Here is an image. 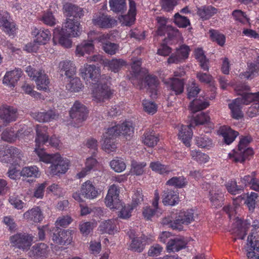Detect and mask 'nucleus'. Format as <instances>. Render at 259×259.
I'll list each match as a JSON object with an SVG mask.
<instances>
[{
  "instance_id": "nucleus-26",
  "label": "nucleus",
  "mask_w": 259,
  "mask_h": 259,
  "mask_svg": "<svg viewBox=\"0 0 259 259\" xmlns=\"http://www.w3.org/2000/svg\"><path fill=\"white\" fill-rule=\"evenodd\" d=\"M95 49L93 40H84L76 46L75 54L80 57L85 53L90 54L94 52Z\"/></svg>"
},
{
  "instance_id": "nucleus-63",
  "label": "nucleus",
  "mask_w": 259,
  "mask_h": 259,
  "mask_svg": "<svg viewBox=\"0 0 259 259\" xmlns=\"http://www.w3.org/2000/svg\"><path fill=\"white\" fill-rule=\"evenodd\" d=\"M102 48L106 53L110 55H113L118 51L119 46L117 44L111 42L109 41L106 44L103 46Z\"/></svg>"
},
{
  "instance_id": "nucleus-5",
  "label": "nucleus",
  "mask_w": 259,
  "mask_h": 259,
  "mask_svg": "<svg viewBox=\"0 0 259 259\" xmlns=\"http://www.w3.org/2000/svg\"><path fill=\"white\" fill-rule=\"evenodd\" d=\"M26 72L28 75L35 81L38 90H47L50 80L44 71L36 70L31 66H28L26 68Z\"/></svg>"
},
{
  "instance_id": "nucleus-18",
  "label": "nucleus",
  "mask_w": 259,
  "mask_h": 259,
  "mask_svg": "<svg viewBox=\"0 0 259 259\" xmlns=\"http://www.w3.org/2000/svg\"><path fill=\"white\" fill-rule=\"evenodd\" d=\"M49 252V246L45 243H40L33 246L28 253L31 257L42 259L47 257Z\"/></svg>"
},
{
  "instance_id": "nucleus-55",
  "label": "nucleus",
  "mask_w": 259,
  "mask_h": 259,
  "mask_svg": "<svg viewBox=\"0 0 259 259\" xmlns=\"http://www.w3.org/2000/svg\"><path fill=\"white\" fill-rule=\"evenodd\" d=\"M192 158L200 163H205L208 161L209 156L199 151L193 150L191 151Z\"/></svg>"
},
{
  "instance_id": "nucleus-48",
  "label": "nucleus",
  "mask_w": 259,
  "mask_h": 259,
  "mask_svg": "<svg viewBox=\"0 0 259 259\" xmlns=\"http://www.w3.org/2000/svg\"><path fill=\"white\" fill-rule=\"evenodd\" d=\"M81 87L82 84L78 77H75L71 79L66 85V89L71 92H79Z\"/></svg>"
},
{
  "instance_id": "nucleus-6",
  "label": "nucleus",
  "mask_w": 259,
  "mask_h": 259,
  "mask_svg": "<svg viewBox=\"0 0 259 259\" xmlns=\"http://www.w3.org/2000/svg\"><path fill=\"white\" fill-rule=\"evenodd\" d=\"M33 237L25 233H16L10 237L12 245L22 250H27L32 244Z\"/></svg>"
},
{
  "instance_id": "nucleus-4",
  "label": "nucleus",
  "mask_w": 259,
  "mask_h": 259,
  "mask_svg": "<svg viewBox=\"0 0 259 259\" xmlns=\"http://www.w3.org/2000/svg\"><path fill=\"white\" fill-rule=\"evenodd\" d=\"M48 128L46 126H37L36 132V137L35 139L36 148L35 151L37 152L39 149H41V145L47 142L53 147H57L59 144V140L56 137H52L49 140V135L47 132Z\"/></svg>"
},
{
  "instance_id": "nucleus-11",
  "label": "nucleus",
  "mask_w": 259,
  "mask_h": 259,
  "mask_svg": "<svg viewBox=\"0 0 259 259\" xmlns=\"http://www.w3.org/2000/svg\"><path fill=\"white\" fill-rule=\"evenodd\" d=\"M194 211L188 209L186 211H181L177 218L171 224L173 229L181 230L183 224L188 225L194 221Z\"/></svg>"
},
{
  "instance_id": "nucleus-16",
  "label": "nucleus",
  "mask_w": 259,
  "mask_h": 259,
  "mask_svg": "<svg viewBox=\"0 0 259 259\" xmlns=\"http://www.w3.org/2000/svg\"><path fill=\"white\" fill-rule=\"evenodd\" d=\"M248 248L247 256L248 259H259V241L251 233L247 238Z\"/></svg>"
},
{
  "instance_id": "nucleus-38",
  "label": "nucleus",
  "mask_w": 259,
  "mask_h": 259,
  "mask_svg": "<svg viewBox=\"0 0 259 259\" xmlns=\"http://www.w3.org/2000/svg\"><path fill=\"white\" fill-rule=\"evenodd\" d=\"M120 135H123L126 139L132 137L134 134L133 124L130 121H125L118 125Z\"/></svg>"
},
{
  "instance_id": "nucleus-34",
  "label": "nucleus",
  "mask_w": 259,
  "mask_h": 259,
  "mask_svg": "<svg viewBox=\"0 0 259 259\" xmlns=\"http://www.w3.org/2000/svg\"><path fill=\"white\" fill-rule=\"evenodd\" d=\"M163 193L162 198L164 205H174L178 202L179 197L174 191L167 189Z\"/></svg>"
},
{
  "instance_id": "nucleus-50",
  "label": "nucleus",
  "mask_w": 259,
  "mask_h": 259,
  "mask_svg": "<svg viewBox=\"0 0 259 259\" xmlns=\"http://www.w3.org/2000/svg\"><path fill=\"white\" fill-rule=\"evenodd\" d=\"M210 200L212 203V206L215 208H218L222 206L223 203V197L221 194L217 193H213L210 192Z\"/></svg>"
},
{
  "instance_id": "nucleus-61",
  "label": "nucleus",
  "mask_w": 259,
  "mask_h": 259,
  "mask_svg": "<svg viewBox=\"0 0 259 259\" xmlns=\"http://www.w3.org/2000/svg\"><path fill=\"white\" fill-rule=\"evenodd\" d=\"M150 167L152 170L155 171L160 174L167 173L170 170L168 167L161 164L159 161L151 162L150 164Z\"/></svg>"
},
{
  "instance_id": "nucleus-42",
  "label": "nucleus",
  "mask_w": 259,
  "mask_h": 259,
  "mask_svg": "<svg viewBox=\"0 0 259 259\" xmlns=\"http://www.w3.org/2000/svg\"><path fill=\"white\" fill-rule=\"evenodd\" d=\"M116 222L115 220H108L102 222L99 226L100 231L102 233L113 234L116 227Z\"/></svg>"
},
{
  "instance_id": "nucleus-58",
  "label": "nucleus",
  "mask_w": 259,
  "mask_h": 259,
  "mask_svg": "<svg viewBox=\"0 0 259 259\" xmlns=\"http://www.w3.org/2000/svg\"><path fill=\"white\" fill-rule=\"evenodd\" d=\"M110 166L115 171L120 172L126 167L125 163L121 159H115L110 162Z\"/></svg>"
},
{
  "instance_id": "nucleus-20",
  "label": "nucleus",
  "mask_w": 259,
  "mask_h": 259,
  "mask_svg": "<svg viewBox=\"0 0 259 259\" xmlns=\"http://www.w3.org/2000/svg\"><path fill=\"white\" fill-rule=\"evenodd\" d=\"M4 153H3V152L1 153L2 161H5V162H11L10 159H6L4 158L5 156H8V155L9 154L11 156V158H16L15 161H17V164H21L20 161L22 160L23 155L20 150L16 147H11L7 149L5 151Z\"/></svg>"
},
{
  "instance_id": "nucleus-59",
  "label": "nucleus",
  "mask_w": 259,
  "mask_h": 259,
  "mask_svg": "<svg viewBox=\"0 0 259 259\" xmlns=\"http://www.w3.org/2000/svg\"><path fill=\"white\" fill-rule=\"evenodd\" d=\"M258 197V194L256 193L251 192L249 195L248 194L245 203L247 205L249 210H253L254 209Z\"/></svg>"
},
{
  "instance_id": "nucleus-7",
  "label": "nucleus",
  "mask_w": 259,
  "mask_h": 259,
  "mask_svg": "<svg viewBox=\"0 0 259 259\" xmlns=\"http://www.w3.org/2000/svg\"><path fill=\"white\" fill-rule=\"evenodd\" d=\"M50 236L55 244L61 245L70 244L73 238L71 231L62 230L59 227L54 228L50 231Z\"/></svg>"
},
{
  "instance_id": "nucleus-25",
  "label": "nucleus",
  "mask_w": 259,
  "mask_h": 259,
  "mask_svg": "<svg viewBox=\"0 0 259 259\" xmlns=\"http://www.w3.org/2000/svg\"><path fill=\"white\" fill-rule=\"evenodd\" d=\"M35 36L34 41L39 45H45L51 38V33L48 29L35 28L32 31Z\"/></svg>"
},
{
  "instance_id": "nucleus-39",
  "label": "nucleus",
  "mask_w": 259,
  "mask_h": 259,
  "mask_svg": "<svg viewBox=\"0 0 259 259\" xmlns=\"http://www.w3.org/2000/svg\"><path fill=\"white\" fill-rule=\"evenodd\" d=\"M128 16L124 17V23L126 26H131L135 21L136 15V4L133 1H130V9Z\"/></svg>"
},
{
  "instance_id": "nucleus-45",
  "label": "nucleus",
  "mask_w": 259,
  "mask_h": 259,
  "mask_svg": "<svg viewBox=\"0 0 259 259\" xmlns=\"http://www.w3.org/2000/svg\"><path fill=\"white\" fill-rule=\"evenodd\" d=\"M125 65V62L121 59H113L106 60L105 66H108L110 69L114 72H118L122 66Z\"/></svg>"
},
{
  "instance_id": "nucleus-62",
  "label": "nucleus",
  "mask_w": 259,
  "mask_h": 259,
  "mask_svg": "<svg viewBox=\"0 0 259 259\" xmlns=\"http://www.w3.org/2000/svg\"><path fill=\"white\" fill-rule=\"evenodd\" d=\"M209 116L204 113H201L198 114L196 117L191 120V123H193L194 126L198 124H203L208 123L210 121Z\"/></svg>"
},
{
  "instance_id": "nucleus-52",
  "label": "nucleus",
  "mask_w": 259,
  "mask_h": 259,
  "mask_svg": "<svg viewBox=\"0 0 259 259\" xmlns=\"http://www.w3.org/2000/svg\"><path fill=\"white\" fill-rule=\"evenodd\" d=\"M16 137L17 134H16L13 127L6 128L2 134V139L9 142L14 141Z\"/></svg>"
},
{
  "instance_id": "nucleus-10",
  "label": "nucleus",
  "mask_w": 259,
  "mask_h": 259,
  "mask_svg": "<svg viewBox=\"0 0 259 259\" xmlns=\"http://www.w3.org/2000/svg\"><path fill=\"white\" fill-rule=\"evenodd\" d=\"M60 30L63 32V34L70 35L73 37L79 36L82 31L78 21L71 18L66 19V22L63 24L62 28Z\"/></svg>"
},
{
  "instance_id": "nucleus-33",
  "label": "nucleus",
  "mask_w": 259,
  "mask_h": 259,
  "mask_svg": "<svg viewBox=\"0 0 259 259\" xmlns=\"http://www.w3.org/2000/svg\"><path fill=\"white\" fill-rule=\"evenodd\" d=\"M219 132L220 134L224 137V141L227 144H231L238 135V133L232 130L227 126H222Z\"/></svg>"
},
{
  "instance_id": "nucleus-27",
  "label": "nucleus",
  "mask_w": 259,
  "mask_h": 259,
  "mask_svg": "<svg viewBox=\"0 0 259 259\" xmlns=\"http://www.w3.org/2000/svg\"><path fill=\"white\" fill-rule=\"evenodd\" d=\"M193 126V123H190L188 125H182L179 132V137L187 147L190 146V141L193 135L191 127Z\"/></svg>"
},
{
  "instance_id": "nucleus-17",
  "label": "nucleus",
  "mask_w": 259,
  "mask_h": 259,
  "mask_svg": "<svg viewBox=\"0 0 259 259\" xmlns=\"http://www.w3.org/2000/svg\"><path fill=\"white\" fill-rule=\"evenodd\" d=\"M190 52L189 47L183 45L179 49H177L176 52L171 55L168 58V63H178L185 60L188 57Z\"/></svg>"
},
{
  "instance_id": "nucleus-37",
  "label": "nucleus",
  "mask_w": 259,
  "mask_h": 259,
  "mask_svg": "<svg viewBox=\"0 0 259 259\" xmlns=\"http://www.w3.org/2000/svg\"><path fill=\"white\" fill-rule=\"evenodd\" d=\"M209 106V103L204 100L199 98L194 99L190 103L189 108L193 113H196L199 111L203 110Z\"/></svg>"
},
{
  "instance_id": "nucleus-41",
  "label": "nucleus",
  "mask_w": 259,
  "mask_h": 259,
  "mask_svg": "<svg viewBox=\"0 0 259 259\" xmlns=\"http://www.w3.org/2000/svg\"><path fill=\"white\" fill-rule=\"evenodd\" d=\"M195 57L199 62L201 68L204 70L208 71L209 60L206 59L202 49L198 48L195 50Z\"/></svg>"
},
{
  "instance_id": "nucleus-29",
  "label": "nucleus",
  "mask_w": 259,
  "mask_h": 259,
  "mask_svg": "<svg viewBox=\"0 0 259 259\" xmlns=\"http://www.w3.org/2000/svg\"><path fill=\"white\" fill-rule=\"evenodd\" d=\"M59 114L53 110L47 111L40 112L34 114L33 117L38 121L41 122H49L58 118Z\"/></svg>"
},
{
  "instance_id": "nucleus-31",
  "label": "nucleus",
  "mask_w": 259,
  "mask_h": 259,
  "mask_svg": "<svg viewBox=\"0 0 259 259\" xmlns=\"http://www.w3.org/2000/svg\"><path fill=\"white\" fill-rule=\"evenodd\" d=\"M9 14L6 13L5 15L0 17V26H2L3 30L9 35H13L16 31V26L14 22L8 21Z\"/></svg>"
},
{
  "instance_id": "nucleus-60",
  "label": "nucleus",
  "mask_w": 259,
  "mask_h": 259,
  "mask_svg": "<svg viewBox=\"0 0 259 259\" xmlns=\"http://www.w3.org/2000/svg\"><path fill=\"white\" fill-rule=\"evenodd\" d=\"M210 36L213 41L216 42L221 46H224L225 42V36L224 34L219 33L218 31L211 30L209 31Z\"/></svg>"
},
{
  "instance_id": "nucleus-3",
  "label": "nucleus",
  "mask_w": 259,
  "mask_h": 259,
  "mask_svg": "<svg viewBox=\"0 0 259 259\" xmlns=\"http://www.w3.org/2000/svg\"><path fill=\"white\" fill-rule=\"evenodd\" d=\"M40 159L46 163H51V169L54 175L64 174L68 169V161L67 159H62L60 154H46L37 153Z\"/></svg>"
},
{
  "instance_id": "nucleus-9",
  "label": "nucleus",
  "mask_w": 259,
  "mask_h": 259,
  "mask_svg": "<svg viewBox=\"0 0 259 259\" xmlns=\"http://www.w3.org/2000/svg\"><path fill=\"white\" fill-rule=\"evenodd\" d=\"M244 104L247 105L252 103L248 109L247 113L250 117L259 115V93H244Z\"/></svg>"
},
{
  "instance_id": "nucleus-54",
  "label": "nucleus",
  "mask_w": 259,
  "mask_h": 259,
  "mask_svg": "<svg viewBox=\"0 0 259 259\" xmlns=\"http://www.w3.org/2000/svg\"><path fill=\"white\" fill-rule=\"evenodd\" d=\"M143 140L144 144L150 147L155 146L159 139L158 138L151 133H146Z\"/></svg>"
},
{
  "instance_id": "nucleus-64",
  "label": "nucleus",
  "mask_w": 259,
  "mask_h": 259,
  "mask_svg": "<svg viewBox=\"0 0 259 259\" xmlns=\"http://www.w3.org/2000/svg\"><path fill=\"white\" fill-rule=\"evenodd\" d=\"M175 23L179 27L185 28L190 25L189 20L185 16L180 15L178 13L174 16Z\"/></svg>"
},
{
  "instance_id": "nucleus-35",
  "label": "nucleus",
  "mask_w": 259,
  "mask_h": 259,
  "mask_svg": "<svg viewBox=\"0 0 259 259\" xmlns=\"http://www.w3.org/2000/svg\"><path fill=\"white\" fill-rule=\"evenodd\" d=\"M23 216L25 219L35 223L40 222L44 218L40 209L38 207L28 210L24 213Z\"/></svg>"
},
{
  "instance_id": "nucleus-49",
  "label": "nucleus",
  "mask_w": 259,
  "mask_h": 259,
  "mask_svg": "<svg viewBox=\"0 0 259 259\" xmlns=\"http://www.w3.org/2000/svg\"><path fill=\"white\" fill-rule=\"evenodd\" d=\"M259 70V66L253 62L247 63V69L244 75L247 78H253Z\"/></svg>"
},
{
  "instance_id": "nucleus-32",
  "label": "nucleus",
  "mask_w": 259,
  "mask_h": 259,
  "mask_svg": "<svg viewBox=\"0 0 259 259\" xmlns=\"http://www.w3.org/2000/svg\"><path fill=\"white\" fill-rule=\"evenodd\" d=\"M59 68L61 71L64 72L65 75L68 78L72 77L76 72V67L73 62L65 60L60 62Z\"/></svg>"
},
{
  "instance_id": "nucleus-2",
  "label": "nucleus",
  "mask_w": 259,
  "mask_h": 259,
  "mask_svg": "<svg viewBox=\"0 0 259 259\" xmlns=\"http://www.w3.org/2000/svg\"><path fill=\"white\" fill-rule=\"evenodd\" d=\"M110 77L105 75L100 76L92 92L93 100L96 102H103L109 99L113 94L107 83Z\"/></svg>"
},
{
  "instance_id": "nucleus-13",
  "label": "nucleus",
  "mask_w": 259,
  "mask_h": 259,
  "mask_svg": "<svg viewBox=\"0 0 259 259\" xmlns=\"http://www.w3.org/2000/svg\"><path fill=\"white\" fill-rule=\"evenodd\" d=\"M100 68L94 65L85 64L80 69V74L84 80H92V83L96 84L100 74Z\"/></svg>"
},
{
  "instance_id": "nucleus-47",
  "label": "nucleus",
  "mask_w": 259,
  "mask_h": 259,
  "mask_svg": "<svg viewBox=\"0 0 259 259\" xmlns=\"http://www.w3.org/2000/svg\"><path fill=\"white\" fill-rule=\"evenodd\" d=\"M187 184V181L183 177H173L166 182V185L181 188Z\"/></svg>"
},
{
  "instance_id": "nucleus-57",
  "label": "nucleus",
  "mask_w": 259,
  "mask_h": 259,
  "mask_svg": "<svg viewBox=\"0 0 259 259\" xmlns=\"http://www.w3.org/2000/svg\"><path fill=\"white\" fill-rule=\"evenodd\" d=\"M145 82L150 89V92H151L152 94H154V95H156V88L158 85L156 77L151 75H147L145 78Z\"/></svg>"
},
{
  "instance_id": "nucleus-46",
  "label": "nucleus",
  "mask_w": 259,
  "mask_h": 259,
  "mask_svg": "<svg viewBox=\"0 0 259 259\" xmlns=\"http://www.w3.org/2000/svg\"><path fill=\"white\" fill-rule=\"evenodd\" d=\"M38 175V169L36 166L25 167L21 171V175L23 177L35 178Z\"/></svg>"
},
{
  "instance_id": "nucleus-44",
  "label": "nucleus",
  "mask_w": 259,
  "mask_h": 259,
  "mask_svg": "<svg viewBox=\"0 0 259 259\" xmlns=\"http://www.w3.org/2000/svg\"><path fill=\"white\" fill-rule=\"evenodd\" d=\"M217 9L212 6H207L199 9L197 14L203 20H207L217 13Z\"/></svg>"
},
{
  "instance_id": "nucleus-43",
  "label": "nucleus",
  "mask_w": 259,
  "mask_h": 259,
  "mask_svg": "<svg viewBox=\"0 0 259 259\" xmlns=\"http://www.w3.org/2000/svg\"><path fill=\"white\" fill-rule=\"evenodd\" d=\"M132 239V242L131 244V249L138 252H142L146 245V240L142 237H136L132 238V236H130Z\"/></svg>"
},
{
  "instance_id": "nucleus-28",
  "label": "nucleus",
  "mask_w": 259,
  "mask_h": 259,
  "mask_svg": "<svg viewBox=\"0 0 259 259\" xmlns=\"http://www.w3.org/2000/svg\"><path fill=\"white\" fill-rule=\"evenodd\" d=\"M72 36L70 35L63 34V32L60 31L59 28H56L54 30L53 40L56 43V39H58L59 44L65 48H70L72 46V41L68 38Z\"/></svg>"
},
{
  "instance_id": "nucleus-23",
  "label": "nucleus",
  "mask_w": 259,
  "mask_h": 259,
  "mask_svg": "<svg viewBox=\"0 0 259 259\" xmlns=\"http://www.w3.org/2000/svg\"><path fill=\"white\" fill-rule=\"evenodd\" d=\"M63 9L66 13L67 18H75L77 20L78 18H80L83 15L82 8L71 3L65 4Z\"/></svg>"
},
{
  "instance_id": "nucleus-19",
  "label": "nucleus",
  "mask_w": 259,
  "mask_h": 259,
  "mask_svg": "<svg viewBox=\"0 0 259 259\" xmlns=\"http://www.w3.org/2000/svg\"><path fill=\"white\" fill-rule=\"evenodd\" d=\"M244 93H239L241 97L236 99L232 103L229 104V108L231 110L232 117L236 119H239L243 117V113L241 110V104H243Z\"/></svg>"
},
{
  "instance_id": "nucleus-51",
  "label": "nucleus",
  "mask_w": 259,
  "mask_h": 259,
  "mask_svg": "<svg viewBox=\"0 0 259 259\" xmlns=\"http://www.w3.org/2000/svg\"><path fill=\"white\" fill-rule=\"evenodd\" d=\"M96 162L97 160L94 158L89 157L87 158L85 167L77 174L78 178H81L84 177L87 175V173L93 168V166L96 164Z\"/></svg>"
},
{
  "instance_id": "nucleus-12",
  "label": "nucleus",
  "mask_w": 259,
  "mask_h": 259,
  "mask_svg": "<svg viewBox=\"0 0 259 259\" xmlns=\"http://www.w3.org/2000/svg\"><path fill=\"white\" fill-rule=\"evenodd\" d=\"M87 110L85 107L78 101H76L70 111V116L75 123H82L87 117Z\"/></svg>"
},
{
  "instance_id": "nucleus-15",
  "label": "nucleus",
  "mask_w": 259,
  "mask_h": 259,
  "mask_svg": "<svg viewBox=\"0 0 259 259\" xmlns=\"http://www.w3.org/2000/svg\"><path fill=\"white\" fill-rule=\"evenodd\" d=\"M18 117L17 109L12 106L3 105L0 107V119L7 124L15 121Z\"/></svg>"
},
{
  "instance_id": "nucleus-22",
  "label": "nucleus",
  "mask_w": 259,
  "mask_h": 259,
  "mask_svg": "<svg viewBox=\"0 0 259 259\" xmlns=\"http://www.w3.org/2000/svg\"><path fill=\"white\" fill-rule=\"evenodd\" d=\"M169 90L174 93L176 95L182 94L184 89V80L177 78H170L165 81Z\"/></svg>"
},
{
  "instance_id": "nucleus-53",
  "label": "nucleus",
  "mask_w": 259,
  "mask_h": 259,
  "mask_svg": "<svg viewBox=\"0 0 259 259\" xmlns=\"http://www.w3.org/2000/svg\"><path fill=\"white\" fill-rule=\"evenodd\" d=\"M228 191L233 195L238 194L242 191L244 187L241 185H237V183L235 181H231L226 185Z\"/></svg>"
},
{
  "instance_id": "nucleus-1",
  "label": "nucleus",
  "mask_w": 259,
  "mask_h": 259,
  "mask_svg": "<svg viewBox=\"0 0 259 259\" xmlns=\"http://www.w3.org/2000/svg\"><path fill=\"white\" fill-rule=\"evenodd\" d=\"M119 191L115 185L111 186L108 190V193L105 199V203L107 206L111 209H119L121 208L120 211V217L122 219H127L131 216V210L134 207L130 208V206H123L120 200L119 199Z\"/></svg>"
},
{
  "instance_id": "nucleus-8",
  "label": "nucleus",
  "mask_w": 259,
  "mask_h": 259,
  "mask_svg": "<svg viewBox=\"0 0 259 259\" xmlns=\"http://www.w3.org/2000/svg\"><path fill=\"white\" fill-rule=\"evenodd\" d=\"M98 194V192L95 186L90 181H88L82 184L80 189V193H74L72 194V197L76 201L82 202L83 199L81 197L87 199H92L96 197Z\"/></svg>"
},
{
  "instance_id": "nucleus-21",
  "label": "nucleus",
  "mask_w": 259,
  "mask_h": 259,
  "mask_svg": "<svg viewBox=\"0 0 259 259\" xmlns=\"http://www.w3.org/2000/svg\"><path fill=\"white\" fill-rule=\"evenodd\" d=\"M4 153H3V152L1 153L2 161H5V162H11L10 159H6L4 158L5 156H8V155L9 154L11 156V158H16L15 161H17V164H21L20 161L22 160L23 155L20 150L16 147H11L7 149L5 151Z\"/></svg>"
},
{
  "instance_id": "nucleus-30",
  "label": "nucleus",
  "mask_w": 259,
  "mask_h": 259,
  "mask_svg": "<svg viewBox=\"0 0 259 259\" xmlns=\"http://www.w3.org/2000/svg\"><path fill=\"white\" fill-rule=\"evenodd\" d=\"M187 242L182 238H176L170 239L166 246L167 250L168 252L179 251V250L185 248L186 246Z\"/></svg>"
},
{
  "instance_id": "nucleus-24",
  "label": "nucleus",
  "mask_w": 259,
  "mask_h": 259,
  "mask_svg": "<svg viewBox=\"0 0 259 259\" xmlns=\"http://www.w3.org/2000/svg\"><path fill=\"white\" fill-rule=\"evenodd\" d=\"M21 69H15L7 72L3 78V83L11 87H14L21 76Z\"/></svg>"
},
{
  "instance_id": "nucleus-36",
  "label": "nucleus",
  "mask_w": 259,
  "mask_h": 259,
  "mask_svg": "<svg viewBox=\"0 0 259 259\" xmlns=\"http://www.w3.org/2000/svg\"><path fill=\"white\" fill-rule=\"evenodd\" d=\"M250 225V223L247 220L243 222L239 220L236 221L235 226L237 227L236 232L238 231L237 233L238 236L240 239L243 240L244 239Z\"/></svg>"
},
{
  "instance_id": "nucleus-56",
  "label": "nucleus",
  "mask_w": 259,
  "mask_h": 259,
  "mask_svg": "<svg viewBox=\"0 0 259 259\" xmlns=\"http://www.w3.org/2000/svg\"><path fill=\"white\" fill-rule=\"evenodd\" d=\"M111 10L115 12H121L125 7V0H110Z\"/></svg>"
},
{
  "instance_id": "nucleus-14",
  "label": "nucleus",
  "mask_w": 259,
  "mask_h": 259,
  "mask_svg": "<svg viewBox=\"0 0 259 259\" xmlns=\"http://www.w3.org/2000/svg\"><path fill=\"white\" fill-rule=\"evenodd\" d=\"M93 24L100 28H111L116 24V21L110 16L103 13L95 14L92 19Z\"/></svg>"
},
{
  "instance_id": "nucleus-40",
  "label": "nucleus",
  "mask_w": 259,
  "mask_h": 259,
  "mask_svg": "<svg viewBox=\"0 0 259 259\" xmlns=\"http://www.w3.org/2000/svg\"><path fill=\"white\" fill-rule=\"evenodd\" d=\"M253 153V149L251 148H245L241 152L239 151L236 154L233 161L235 162L243 163L246 160L248 159L249 156H252Z\"/></svg>"
}]
</instances>
